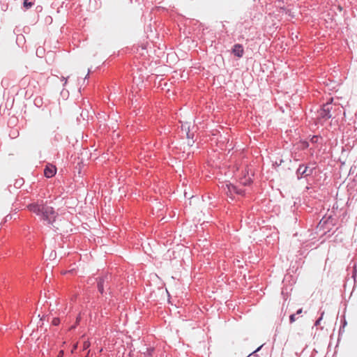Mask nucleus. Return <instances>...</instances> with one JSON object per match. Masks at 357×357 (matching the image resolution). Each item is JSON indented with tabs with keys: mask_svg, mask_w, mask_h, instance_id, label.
Returning a JSON list of instances; mask_svg holds the SVG:
<instances>
[{
	"mask_svg": "<svg viewBox=\"0 0 357 357\" xmlns=\"http://www.w3.org/2000/svg\"><path fill=\"white\" fill-rule=\"evenodd\" d=\"M30 211L39 215L43 221L47 224L52 225L57 216L56 212L53 207L44 204L33 203L28 206Z\"/></svg>",
	"mask_w": 357,
	"mask_h": 357,
	"instance_id": "obj_1",
	"label": "nucleus"
},
{
	"mask_svg": "<svg viewBox=\"0 0 357 357\" xmlns=\"http://www.w3.org/2000/svg\"><path fill=\"white\" fill-rule=\"evenodd\" d=\"M332 108L331 104L327 102L324 105L323 107L318 112V119L319 120L326 121L331 117V109Z\"/></svg>",
	"mask_w": 357,
	"mask_h": 357,
	"instance_id": "obj_2",
	"label": "nucleus"
},
{
	"mask_svg": "<svg viewBox=\"0 0 357 357\" xmlns=\"http://www.w3.org/2000/svg\"><path fill=\"white\" fill-rule=\"evenodd\" d=\"M224 190L226 194L231 199L233 198L234 195H243V191L242 190L238 189L236 186L231 183L226 184Z\"/></svg>",
	"mask_w": 357,
	"mask_h": 357,
	"instance_id": "obj_3",
	"label": "nucleus"
},
{
	"mask_svg": "<svg viewBox=\"0 0 357 357\" xmlns=\"http://www.w3.org/2000/svg\"><path fill=\"white\" fill-rule=\"evenodd\" d=\"M56 172V167L51 164L47 165L44 169V174L47 178H52L55 175Z\"/></svg>",
	"mask_w": 357,
	"mask_h": 357,
	"instance_id": "obj_4",
	"label": "nucleus"
},
{
	"mask_svg": "<svg viewBox=\"0 0 357 357\" xmlns=\"http://www.w3.org/2000/svg\"><path fill=\"white\" fill-rule=\"evenodd\" d=\"M232 53L238 56V57H242L244 53L243 47L240 44H236L234 45L232 48Z\"/></svg>",
	"mask_w": 357,
	"mask_h": 357,
	"instance_id": "obj_5",
	"label": "nucleus"
},
{
	"mask_svg": "<svg viewBox=\"0 0 357 357\" xmlns=\"http://www.w3.org/2000/svg\"><path fill=\"white\" fill-rule=\"evenodd\" d=\"M312 169H308L307 167L300 166L298 169V172L302 175H304V174L305 176L310 175L312 173Z\"/></svg>",
	"mask_w": 357,
	"mask_h": 357,
	"instance_id": "obj_6",
	"label": "nucleus"
},
{
	"mask_svg": "<svg viewBox=\"0 0 357 357\" xmlns=\"http://www.w3.org/2000/svg\"><path fill=\"white\" fill-rule=\"evenodd\" d=\"M181 130L185 132L188 138L190 137L189 135L190 126H189L188 123H185L182 124Z\"/></svg>",
	"mask_w": 357,
	"mask_h": 357,
	"instance_id": "obj_7",
	"label": "nucleus"
},
{
	"mask_svg": "<svg viewBox=\"0 0 357 357\" xmlns=\"http://www.w3.org/2000/svg\"><path fill=\"white\" fill-rule=\"evenodd\" d=\"M33 1L31 0H24V6L28 9L33 5Z\"/></svg>",
	"mask_w": 357,
	"mask_h": 357,
	"instance_id": "obj_8",
	"label": "nucleus"
},
{
	"mask_svg": "<svg viewBox=\"0 0 357 357\" xmlns=\"http://www.w3.org/2000/svg\"><path fill=\"white\" fill-rule=\"evenodd\" d=\"M250 182L251 178L250 176H248V178L245 177L244 178L241 179V183L245 185L249 184Z\"/></svg>",
	"mask_w": 357,
	"mask_h": 357,
	"instance_id": "obj_9",
	"label": "nucleus"
},
{
	"mask_svg": "<svg viewBox=\"0 0 357 357\" xmlns=\"http://www.w3.org/2000/svg\"><path fill=\"white\" fill-rule=\"evenodd\" d=\"M153 352V349H148L146 352L144 353L145 357H150L152 356V354Z\"/></svg>",
	"mask_w": 357,
	"mask_h": 357,
	"instance_id": "obj_10",
	"label": "nucleus"
},
{
	"mask_svg": "<svg viewBox=\"0 0 357 357\" xmlns=\"http://www.w3.org/2000/svg\"><path fill=\"white\" fill-rule=\"evenodd\" d=\"M90 347V342L88 340H85L83 342V349H86Z\"/></svg>",
	"mask_w": 357,
	"mask_h": 357,
	"instance_id": "obj_11",
	"label": "nucleus"
},
{
	"mask_svg": "<svg viewBox=\"0 0 357 357\" xmlns=\"http://www.w3.org/2000/svg\"><path fill=\"white\" fill-rule=\"evenodd\" d=\"M98 288L99 291L102 294L103 292V285L101 281H100L98 284Z\"/></svg>",
	"mask_w": 357,
	"mask_h": 357,
	"instance_id": "obj_12",
	"label": "nucleus"
},
{
	"mask_svg": "<svg viewBox=\"0 0 357 357\" xmlns=\"http://www.w3.org/2000/svg\"><path fill=\"white\" fill-rule=\"evenodd\" d=\"M52 323L54 326H58L60 323V319L59 318H54Z\"/></svg>",
	"mask_w": 357,
	"mask_h": 357,
	"instance_id": "obj_13",
	"label": "nucleus"
},
{
	"mask_svg": "<svg viewBox=\"0 0 357 357\" xmlns=\"http://www.w3.org/2000/svg\"><path fill=\"white\" fill-rule=\"evenodd\" d=\"M319 137H318V136H313V137L311 138L310 141H311V142H312V143H317V142H318V141H319Z\"/></svg>",
	"mask_w": 357,
	"mask_h": 357,
	"instance_id": "obj_14",
	"label": "nucleus"
},
{
	"mask_svg": "<svg viewBox=\"0 0 357 357\" xmlns=\"http://www.w3.org/2000/svg\"><path fill=\"white\" fill-rule=\"evenodd\" d=\"M289 320L291 323H293L296 321L295 314H291L289 317Z\"/></svg>",
	"mask_w": 357,
	"mask_h": 357,
	"instance_id": "obj_15",
	"label": "nucleus"
},
{
	"mask_svg": "<svg viewBox=\"0 0 357 357\" xmlns=\"http://www.w3.org/2000/svg\"><path fill=\"white\" fill-rule=\"evenodd\" d=\"M301 313H302V309H299L296 312L297 314H300Z\"/></svg>",
	"mask_w": 357,
	"mask_h": 357,
	"instance_id": "obj_16",
	"label": "nucleus"
},
{
	"mask_svg": "<svg viewBox=\"0 0 357 357\" xmlns=\"http://www.w3.org/2000/svg\"><path fill=\"white\" fill-rule=\"evenodd\" d=\"M63 351H61L59 352V356H63Z\"/></svg>",
	"mask_w": 357,
	"mask_h": 357,
	"instance_id": "obj_17",
	"label": "nucleus"
},
{
	"mask_svg": "<svg viewBox=\"0 0 357 357\" xmlns=\"http://www.w3.org/2000/svg\"><path fill=\"white\" fill-rule=\"evenodd\" d=\"M27 95H28V91H26V96H27ZM32 95H33L32 93L31 94H29V97H31Z\"/></svg>",
	"mask_w": 357,
	"mask_h": 357,
	"instance_id": "obj_18",
	"label": "nucleus"
},
{
	"mask_svg": "<svg viewBox=\"0 0 357 357\" xmlns=\"http://www.w3.org/2000/svg\"><path fill=\"white\" fill-rule=\"evenodd\" d=\"M79 320H80V317H77V323H78L79 321Z\"/></svg>",
	"mask_w": 357,
	"mask_h": 357,
	"instance_id": "obj_19",
	"label": "nucleus"
},
{
	"mask_svg": "<svg viewBox=\"0 0 357 357\" xmlns=\"http://www.w3.org/2000/svg\"><path fill=\"white\" fill-rule=\"evenodd\" d=\"M77 344L74 345V347H73V350H74V349H77Z\"/></svg>",
	"mask_w": 357,
	"mask_h": 357,
	"instance_id": "obj_20",
	"label": "nucleus"
},
{
	"mask_svg": "<svg viewBox=\"0 0 357 357\" xmlns=\"http://www.w3.org/2000/svg\"><path fill=\"white\" fill-rule=\"evenodd\" d=\"M304 144H305V146H308V144L307 142H305Z\"/></svg>",
	"mask_w": 357,
	"mask_h": 357,
	"instance_id": "obj_21",
	"label": "nucleus"
}]
</instances>
